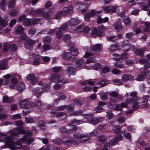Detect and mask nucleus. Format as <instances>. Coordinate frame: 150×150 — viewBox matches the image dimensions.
<instances>
[{"label": "nucleus", "instance_id": "4c0bfd02", "mask_svg": "<svg viewBox=\"0 0 150 150\" xmlns=\"http://www.w3.org/2000/svg\"><path fill=\"white\" fill-rule=\"evenodd\" d=\"M131 99H132L133 100V101L132 102V103H133L132 105V107L133 108L135 109L139 108L141 106V103H139L137 101L134 102V99L133 98Z\"/></svg>", "mask_w": 150, "mask_h": 150}, {"label": "nucleus", "instance_id": "680f3d73", "mask_svg": "<svg viewBox=\"0 0 150 150\" xmlns=\"http://www.w3.org/2000/svg\"><path fill=\"white\" fill-rule=\"evenodd\" d=\"M62 70L61 67H55L52 68V70L53 71L55 72H58Z\"/></svg>", "mask_w": 150, "mask_h": 150}, {"label": "nucleus", "instance_id": "9d476101", "mask_svg": "<svg viewBox=\"0 0 150 150\" xmlns=\"http://www.w3.org/2000/svg\"><path fill=\"white\" fill-rule=\"evenodd\" d=\"M44 11L43 9H37L35 10H33L32 9L30 11V14L33 15H41L43 13Z\"/></svg>", "mask_w": 150, "mask_h": 150}, {"label": "nucleus", "instance_id": "2f4dec72", "mask_svg": "<svg viewBox=\"0 0 150 150\" xmlns=\"http://www.w3.org/2000/svg\"><path fill=\"white\" fill-rule=\"evenodd\" d=\"M75 69L72 67H69L65 71L66 73L69 75H74Z\"/></svg>", "mask_w": 150, "mask_h": 150}, {"label": "nucleus", "instance_id": "79ce46f5", "mask_svg": "<svg viewBox=\"0 0 150 150\" xmlns=\"http://www.w3.org/2000/svg\"><path fill=\"white\" fill-rule=\"evenodd\" d=\"M74 105L78 106H80L83 103V100L80 99H75L74 101Z\"/></svg>", "mask_w": 150, "mask_h": 150}, {"label": "nucleus", "instance_id": "1a4fd4ad", "mask_svg": "<svg viewBox=\"0 0 150 150\" xmlns=\"http://www.w3.org/2000/svg\"><path fill=\"white\" fill-rule=\"evenodd\" d=\"M85 139L86 138H83L80 140H71V142L67 141V142L69 144H73L74 145H77L79 144L80 143H83L88 141L85 140Z\"/></svg>", "mask_w": 150, "mask_h": 150}, {"label": "nucleus", "instance_id": "f03ea898", "mask_svg": "<svg viewBox=\"0 0 150 150\" xmlns=\"http://www.w3.org/2000/svg\"><path fill=\"white\" fill-rule=\"evenodd\" d=\"M74 138L72 140H80L82 139L86 138L85 140H89L90 137L88 135L86 134L75 133L73 134Z\"/></svg>", "mask_w": 150, "mask_h": 150}, {"label": "nucleus", "instance_id": "aec40b11", "mask_svg": "<svg viewBox=\"0 0 150 150\" xmlns=\"http://www.w3.org/2000/svg\"><path fill=\"white\" fill-rule=\"evenodd\" d=\"M123 21L125 25L126 26L131 25L132 23L131 19L128 16H127L123 18Z\"/></svg>", "mask_w": 150, "mask_h": 150}, {"label": "nucleus", "instance_id": "412c9836", "mask_svg": "<svg viewBox=\"0 0 150 150\" xmlns=\"http://www.w3.org/2000/svg\"><path fill=\"white\" fill-rule=\"evenodd\" d=\"M13 100V98L12 97H8L7 96H4L3 98V101L4 103H10Z\"/></svg>", "mask_w": 150, "mask_h": 150}, {"label": "nucleus", "instance_id": "6e6d98bb", "mask_svg": "<svg viewBox=\"0 0 150 150\" xmlns=\"http://www.w3.org/2000/svg\"><path fill=\"white\" fill-rule=\"evenodd\" d=\"M112 129L115 132L118 133L121 129V127L120 125H115L112 127Z\"/></svg>", "mask_w": 150, "mask_h": 150}, {"label": "nucleus", "instance_id": "20e7f679", "mask_svg": "<svg viewBox=\"0 0 150 150\" xmlns=\"http://www.w3.org/2000/svg\"><path fill=\"white\" fill-rule=\"evenodd\" d=\"M35 41L30 39H28L25 40V47L30 50H31L33 47V45L35 43Z\"/></svg>", "mask_w": 150, "mask_h": 150}, {"label": "nucleus", "instance_id": "5fc2aeb1", "mask_svg": "<svg viewBox=\"0 0 150 150\" xmlns=\"http://www.w3.org/2000/svg\"><path fill=\"white\" fill-rule=\"evenodd\" d=\"M113 82L115 84L117 85H120L122 83L123 81L121 79H114L112 80Z\"/></svg>", "mask_w": 150, "mask_h": 150}, {"label": "nucleus", "instance_id": "69168bd1", "mask_svg": "<svg viewBox=\"0 0 150 150\" xmlns=\"http://www.w3.org/2000/svg\"><path fill=\"white\" fill-rule=\"evenodd\" d=\"M10 45H9L8 42L5 43L3 46L4 50L6 51H8L9 47H10Z\"/></svg>", "mask_w": 150, "mask_h": 150}, {"label": "nucleus", "instance_id": "bf43d9fd", "mask_svg": "<svg viewBox=\"0 0 150 150\" xmlns=\"http://www.w3.org/2000/svg\"><path fill=\"white\" fill-rule=\"evenodd\" d=\"M142 10L145 11H147L148 10L149 6L148 4H146V3H143L142 4Z\"/></svg>", "mask_w": 150, "mask_h": 150}, {"label": "nucleus", "instance_id": "f3484780", "mask_svg": "<svg viewBox=\"0 0 150 150\" xmlns=\"http://www.w3.org/2000/svg\"><path fill=\"white\" fill-rule=\"evenodd\" d=\"M117 144L116 141L114 138L111 140L109 143H105V147L110 148V146H113Z\"/></svg>", "mask_w": 150, "mask_h": 150}, {"label": "nucleus", "instance_id": "37998d69", "mask_svg": "<svg viewBox=\"0 0 150 150\" xmlns=\"http://www.w3.org/2000/svg\"><path fill=\"white\" fill-rule=\"evenodd\" d=\"M50 89V84L49 83L45 84L42 87V90L44 91H48Z\"/></svg>", "mask_w": 150, "mask_h": 150}, {"label": "nucleus", "instance_id": "bb28decb", "mask_svg": "<svg viewBox=\"0 0 150 150\" xmlns=\"http://www.w3.org/2000/svg\"><path fill=\"white\" fill-rule=\"evenodd\" d=\"M149 98V96H143L142 105L144 106V107H148L149 106V104L147 103L148 100Z\"/></svg>", "mask_w": 150, "mask_h": 150}, {"label": "nucleus", "instance_id": "603ef678", "mask_svg": "<svg viewBox=\"0 0 150 150\" xmlns=\"http://www.w3.org/2000/svg\"><path fill=\"white\" fill-rule=\"evenodd\" d=\"M6 2L5 0H2L1 1V9L3 10H5L6 9Z\"/></svg>", "mask_w": 150, "mask_h": 150}, {"label": "nucleus", "instance_id": "338daca9", "mask_svg": "<svg viewBox=\"0 0 150 150\" xmlns=\"http://www.w3.org/2000/svg\"><path fill=\"white\" fill-rule=\"evenodd\" d=\"M41 62V60L38 58H35L33 61V63L34 65H37L39 64Z\"/></svg>", "mask_w": 150, "mask_h": 150}, {"label": "nucleus", "instance_id": "0e129e2a", "mask_svg": "<svg viewBox=\"0 0 150 150\" xmlns=\"http://www.w3.org/2000/svg\"><path fill=\"white\" fill-rule=\"evenodd\" d=\"M134 34L133 32L128 33L125 34V36L126 38L130 39L134 36Z\"/></svg>", "mask_w": 150, "mask_h": 150}, {"label": "nucleus", "instance_id": "ea45409f", "mask_svg": "<svg viewBox=\"0 0 150 150\" xmlns=\"http://www.w3.org/2000/svg\"><path fill=\"white\" fill-rule=\"evenodd\" d=\"M83 113L82 111L80 110L76 111L72 113H70L69 116L81 115Z\"/></svg>", "mask_w": 150, "mask_h": 150}, {"label": "nucleus", "instance_id": "cd10ccee", "mask_svg": "<svg viewBox=\"0 0 150 150\" xmlns=\"http://www.w3.org/2000/svg\"><path fill=\"white\" fill-rule=\"evenodd\" d=\"M103 121V118L101 117H99L97 118L93 117L91 121L92 123L95 124L97 125L101 121Z\"/></svg>", "mask_w": 150, "mask_h": 150}, {"label": "nucleus", "instance_id": "5701e85b", "mask_svg": "<svg viewBox=\"0 0 150 150\" xmlns=\"http://www.w3.org/2000/svg\"><path fill=\"white\" fill-rule=\"evenodd\" d=\"M144 26L143 29L144 31L146 32H149L150 28V22L146 21L144 23Z\"/></svg>", "mask_w": 150, "mask_h": 150}, {"label": "nucleus", "instance_id": "e433bc0d", "mask_svg": "<svg viewBox=\"0 0 150 150\" xmlns=\"http://www.w3.org/2000/svg\"><path fill=\"white\" fill-rule=\"evenodd\" d=\"M85 28V26L83 25H80L77 27L75 30L76 33H79L83 32V28Z\"/></svg>", "mask_w": 150, "mask_h": 150}, {"label": "nucleus", "instance_id": "c756f323", "mask_svg": "<svg viewBox=\"0 0 150 150\" xmlns=\"http://www.w3.org/2000/svg\"><path fill=\"white\" fill-rule=\"evenodd\" d=\"M57 82L58 83H67L69 81L66 79L63 78L59 75L57 79Z\"/></svg>", "mask_w": 150, "mask_h": 150}, {"label": "nucleus", "instance_id": "f257e3e1", "mask_svg": "<svg viewBox=\"0 0 150 150\" xmlns=\"http://www.w3.org/2000/svg\"><path fill=\"white\" fill-rule=\"evenodd\" d=\"M20 105L21 107L27 109H31L35 106L33 103L26 99L21 100L20 102Z\"/></svg>", "mask_w": 150, "mask_h": 150}, {"label": "nucleus", "instance_id": "4468645a", "mask_svg": "<svg viewBox=\"0 0 150 150\" xmlns=\"http://www.w3.org/2000/svg\"><path fill=\"white\" fill-rule=\"evenodd\" d=\"M80 23V21L77 18H71L69 20V25L70 26H74Z\"/></svg>", "mask_w": 150, "mask_h": 150}, {"label": "nucleus", "instance_id": "c03bdc74", "mask_svg": "<svg viewBox=\"0 0 150 150\" xmlns=\"http://www.w3.org/2000/svg\"><path fill=\"white\" fill-rule=\"evenodd\" d=\"M118 47V44L116 43L111 45L110 48L109 49L111 51H114L115 50H117Z\"/></svg>", "mask_w": 150, "mask_h": 150}, {"label": "nucleus", "instance_id": "4be33fe9", "mask_svg": "<svg viewBox=\"0 0 150 150\" xmlns=\"http://www.w3.org/2000/svg\"><path fill=\"white\" fill-rule=\"evenodd\" d=\"M147 72H143L141 73V75L138 76L135 79L137 81H141L143 80L145 77L146 75Z\"/></svg>", "mask_w": 150, "mask_h": 150}, {"label": "nucleus", "instance_id": "f704fd0d", "mask_svg": "<svg viewBox=\"0 0 150 150\" xmlns=\"http://www.w3.org/2000/svg\"><path fill=\"white\" fill-rule=\"evenodd\" d=\"M59 75L57 74L52 75L49 79L50 82H54L57 81V79Z\"/></svg>", "mask_w": 150, "mask_h": 150}, {"label": "nucleus", "instance_id": "6e6552de", "mask_svg": "<svg viewBox=\"0 0 150 150\" xmlns=\"http://www.w3.org/2000/svg\"><path fill=\"white\" fill-rule=\"evenodd\" d=\"M96 14L95 11L93 9L91 10L89 13H86L85 14L84 16V19L86 21H89L90 17L93 16Z\"/></svg>", "mask_w": 150, "mask_h": 150}, {"label": "nucleus", "instance_id": "9b49d317", "mask_svg": "<svg viewBox=\"0 0 150 150\" xmlns=\"http://www.w3.org/2000/svg\"><path fill=\"white\" fill-rule=\"evenodd\" d=\"M73 11V8L71 7H65L62 11L60 12L62 16L66 15L68 13H71Z\"/></svg>", "mask_w": 150, "mask_h": 150}, {"label": "nucleus", "instance_id": "09e8293b", "mask_svg": "<svg viewBox=\"0 0 150 150\" xmlns=\"http://www.w3.org/2000/svg\"><path fill=\"white\" fill-rule=\"evenodd\" d=\"M63 116H64V118H65L67 117V115L64 112H60L56 114V116L57 117H60Z\"/></svg>", "mask_w": 150, "mask_h": 150}, {"label": "nucleus", "instance_id": "f8f14e48", "mask_svg": "<svg viewBox=\"0 0 150 150\" xmlns=\"http://www.w3.org/2000/svg\"><path fill=\"white\" fill-rule=\"evenodd\" d=\"M133 77L131 75L124 74L122 76V80L123 82H127L128 81L133 80Z\"/></svg>", "mask_w": 150, "mask_h": 150}, {"label": "nucleus", "instance_id": "c85d7f7f", "mask_svg": "<svg viewBox=\"0 0 150 150\" xmlns=\"http://www.w3.org/2000/svg\"><path fill=\"white\" fill-rule=\"evenodd\" d=\"M101 45L100 44H97L95 45H92L91 48L92 50L94 51L97 52L101 49Z\"/></svg>", "mask_w": 150, "mask_h": 150}, {"label": "nucleus", "instance_id": "393cba45", "mask_svg": "<svg viewBox=\"0 0 150 150\" xmlns=\"http://www.w3.org/2000/svg\"><path fill=\"white\" fill-rule=\"evenodd\" d=\"M69 51L73 56H76L78 55L79 52L76 48L74 47H70L69 49Z\"/></svg>", "mask_w": 150, "mask_h": 150}, {"label": "nucleus", "instance_id": "a19ab883", "mask_svg": "<svg viewBox=\"0 0 150 150\" xmlns=\"http://www.w3.org/2000/svg\"><path fill=\"white\" fill-rule=\"evenodd\" d=\"M42 48L43 51L45 52L51 50V47L50 45L45 44L43 45Z\"/></svg>", "mask_w": 150, "mask_h": 150}, {"label": "nucleus", "instance_id": "3c124183", "mask_svg": "<svg viewBox=\"0 0 150 150\" xmlns=\"http://www.w3.org/2000/svg\"><path fill=\"white\" fill-rule=\"evenodd\" d=\"M63 35V33L61 31V30L59 29V30L57 31L56 33V37L57 38L59 39L62 37Z\"/></svg>", "mask_w": 150, "mask_h": 150}, {"label": "nucleus", "instance_id": "a878e982", "mask_svg": "<svg viewBox=\"0 0 150 150\" xmlns=\"http://www.w3.org/2000/svg\"><path fill=\"white\" fill-rule=\"evenodd\" d=\"M14 29L15 32L16 34L21 33L24 31V28L21 25L17 26Z\"/></svg>", "mask_w": 150, "mask_h": 150}, {"label": "nucleus", "instance_id": "49530a36", "mask_svg": "<svg viewBox=\"0 0 150 150\" xmlns=\"http://www.w3.org/2000/svg\"><path fill=\"white\" fill-rule=\"evenodd\" d=\"M32 23V21L30 19L25 18L23 21V25L25 26H29Z\"/></svg>", "mask_w": 150, "mask_h": 150}, {"label": "nucleus", "instance_id": "ddd939ff", "mask_svg": "<svg viewBox=\"0 0 150 150\" xmlns=\"http://www.w3.org/2000/svg\"><path fill=\"white\" fill-rule=\"evenodd\" d=\"M114 26L115 29L116 31L118 32L121 31L123 28V27L121 23L118 21L116 22L115 23Z\"/></svg>", "mask_w": 150, "mask_h": 150}, {"label": "nucleus", "instance_id": "8fccbe9b", "mask_svg": "<svg viewBox=\"0 0 150 150\" xmlns=\"http://www.w3.org/2000/svg\"><path fill=\"white\" fill-rule=\"evenodd\" d=\"M111 71L110 68L107 66L103 67L102 69V71L103 73H105L109 72Z\"/></svg>", "mask_w": 150, "mask_h": 150}, {"label": "nucleus", "instance_id": "052dcab7", "mask_svg": "<svg viewBox=\"0 0 150 150\" xmlns=\"http://www.w3.org/2000/svg\"><path fill=\"white\" fill-rule=\"evenodd\" d=\"M10 50L13 51H16L18 49L17 46L15 44H12L10 46Z\"/></svg>", "mask_w": 150, "mask_h": 150}, {"label": "nucleus", "instance_id": "864d4df0", "mask_svg": "<svg viewBox=\"0 0 150 150\" xmlns=\"http://www.w3.org/2000/svg\"><path fill=\"white\" fill-rule=\"evenodd\" d=\"M74 123H77V124H81L83 122V121L82 120H77L76 119H74L71 121V122L69 123L68 124V125H71V124H72Z\"/></svg>", "mask_w": 150, "mask_h": 150}, {"label": "nucleus", "instance_id": "39448f33", "mask_svg": "<svg viewBox=\"0 0 150 150\" xmlns=\"http://www.w3.org/2000/svg\"><path fill=\"white\" fill-rule=\"evenodd\" d=\"M26 79L28 80L31 81V83L34 84L38 81V78L36 77L35 75L33 74H29L26 76Z\"/></svg>", "mask_w": 150, "mask_h": 150}, {"label": "nucleus", "instance_id": "e2e57ef3", "mask_svg": "<svg viewBox=\"0 0 150 150\" xmlns=\"http://www.w3.org/2000/svg\"><path fill=\"white\" fill-rule=\"evenodd\" d=\"M96 84L99 85L100 86L103 87L106 86L107 83L104 81H102L97 82L96 83Z\"/></svg>", "mask_w": 150, "mask_h": 150}, {"label": "nucleus", "instance_id": "b1692460", "mask_svg": "<svg viewBox=\"0 0 150 150\" xmlns=\"http://www.w3.org/2000/svg\"><path fill=\"white\" fill-rule=\"evenodd\" d=\"M63 59L69 60L71 58V54L69 52H65L63 53L62 55Z\"/></svg>", "mask_w": 150, "mask_h": 150}, {"label": "nucleus", "instance_id": "7c9ffc66", "mask_svg": "<svg viewBox=\"0 0 150 150\" xmlns=\"http://www.w3.org/2000/svg\"><path fill=\"white\" fill-rule=\"evenodd\" d=\"M25 88V86L23 83H20L16 87L17 90L18 91L21 92L23 91Z\"/></svg>", "mask_w": 150, "mask_h": 150}, {"label": "nucleus", "instance_id": "de8ad7c7", "mask_svg": "<svg viewBox=\"0 0 150 150\" xmlns=\"http://www.w3.org/2000/svg\"><path fill=\"white\" fill-rule=\"evenodd\" d=\"M106 117H108V119L110 120L113 118L114 116V115L112 112L110 111H108L106 112Z\"/></svg>", "mask_w": 150, "mask_h": 150}, {"label": "nucleus", "instance_id": "c9c22d12", "mask_svg": "<svg viewBox=\"0 0 150 150\" xmlns=\"http://www.w3.org/2000/svg\"><path fill=\"white\" fill-rule=\"evenodd\" d=\"M145 48H143L140 50H138L136 51L135 53L136 54L142 57L143 56L144 51L146 50Z\"/></svg>", "mask_w": 150, "mask_h": 150}, {"label": "nucleus", "instance_id": "58836bf2", "mask_svg": "<svg viewBox=\"0 0 150 150\" xmlns=\"http://www.w3.org/2000/svg\"><path fill=\"white\" fill-rule=\"evenodd\" d=\"M8 22L2 18L0 17V25L4 27L7 26Z\"/></svg>", "mask_w": 150, "mask_h": 150}, {"label": "nucleus", "instance_id": "6ab92c4d", "mask_svg": "<svg viewBox=\"0 0 150 150\" xmlns=\"http://www.w3.org/2000/svg\"><path fill=\"white\" fill-rule=\"evenodd\" d=\"M133 101V100L131 98H127L125 103L122 102L120 104L122 108L127 107V104H131Z\"/></svg>", "mask_w": 150, "mask_h": 150}, {"label": "nucleus", "instance_id": "2eb2a0df", "mask_svg": "<svg viewBox=\"0 0 150 150\" xmlns=\"http://www.w3.org/2000/svg\"><path fill=\"white\" fill-rule=\"evenodd\" d=\"M105 104V102H101L99 103L98 105L95 108L96 112L99 113L103 111V109L102 106Z\"/></svg>", "mask_w": 150, "mask_h": 150}, {"label": "nucleus", "instance_id": "473e14b6", "mask_svg": "<svg viewBox=\"0 0 150 150\" xmlns=\"http://www.w3.org/2000/svg\"><path fill=\"white\" fill-rule=\"evenodd\" d=\"M65 108L67 112H72L74 110V105L72 104L66 105Z\"/></svg>", "mask_w": 150, "mask_h": 150}, {"label": "nucleus", "instance_id": "423d86ee", "mask_svg": "<svg viewBox=\"0 0 150 150\" xmlns=\"http://www.w3.org/2000/svg\"><path fill=\"white\" fill-rule=\"evenodd\" d=\"M67 141L71 142V140H66L64 138H63L62 139H59L57 138L53 140V142L54 143L57 144H62L63 142H64L65 144H67L70 145L71 144H69L68 143Z\"/></svg>", "mask_w": 150, "mask_h": 150}, {"label": "nucleus", "instance_id": "72a5a7b5", "mask_svg": "<svg viewBox=\"0 0 150 150\" xmlns=\"http://www.w3.org/2000/svg\"><path fill=\"white\" fill-rule=\"evenodd\" d=\"M46 124V123L44 121L42 120L39 121L37 123L38 126L42 129H45Z\"/></svg>", "mask_w": 150, "mask_h": 150}, {"label": "nucleus", "instance_id": "7ed1b4c3", "mask_svg": "<svg viewBox=\"0 0 150 150\" xmlns=\"http://www.w3.org/2000/svg\"><path fill=\"white\" fill-rule=\"evenodd\" d=\"M121 46L124 52L128 51L131 48L130 45L127 40H123L121 42Z\"/></svg>", "mask_w": 150, "mask_h": 150}, {"label": "nucleus", "instance_id": "0eeeda50", "mask_svg": "<svg viewBox=\"0 0 150 150\" xmlns=\"http://www.w3.org/2000/svg\"><path fill=\"white\" fill-rule=\"evenodd\" d=\"M91 33L93 35H96L99 37H101L104 35V33L103 32H101L96 28H93Z\"/></svg>", "mask_w": 150, "mask_h": 150}, {"label": "nucleus", "instance_id": "a211bd4d", "mask_svg": "<svg viewBox=\"0 0 150 150\" xmlns=\"http://www.w3.org/2000/svg\"><path fill=\"white\" fill-rule=\"evenodd\" d=\"M83 116L84 119H86L88 122H90L91 121L93 117V115L92 113H89L88 114H84Z\"/></svg>", "mask_w": 150, "mask_h": 150}, {"label": "nucleus", "instance_id": "a18cd8bd", "mask_svg": "<svg viewBox=\"0 0 150 150\" xmlns=\"http://www.w3.org/2000/svg\"><path fill=\"white\" fill-rule=\"evenodd\" d=\"M16 1L15 0H11L8 4V7L10 8H12L15 6Z\"/></svg>", "mask_w": 150, "mask_h": 150}, {"label": "nucleus", "instance_id": "774afa93", "mask_svg": "<svg viewBox=\"0 0 150 150\" xmlns=\"http://www.w3.org/2000/svg\"><path fill=\"white\" fill-rule=\"evenodd\" d=\"M6 69V63L4 62H1L0 63V69L3 70Z\"/></svg>", "mask_w": 150, "mask_h": 150}, {"label": "nucleus", "instance_id": "4d7b16f0", "mask_svg": "<svg viewBox=\"0 0 150 150\" xmlns=\"http://www.w3.org/2000/svg\"><path fill=\"white\" fill-rule=\"evenodd\" d=\"M98 140L100 142H105L106 140V137L103 135H100L98 137Z\"/></svg>", "mask_w": 150, "mask_h": 150}, {"label": "nucleus", "instance_id": "dca6fc26", "mask_svg": "<svg viewBox=\"0 0 150 150\" xmlns=\"http://www.w3.org/2000/svg\"><path fill=\"white\" fill-rule=\"evenodd\" d=\"M11 84L9 86L10 89H15L17 83L18 82L17 79L15 78H12L11 79Z\"/></svg>", "mask_w": 150, "mask_h": 150}, {"label": "nucleus", "instance_id": "13d9d810", "mask_svg": "<svg viewBox=\"0 0 150 150\" xmlns=\"http://www.w3.org/2000/svg\"><path fill=\"white\" fill-rule=\"evenodd\" d=\"M43 40L44 42H50L51 40V38L50 36H47L43 38Z\"/></svg>", "mask_w": 150, "mask_h": 150}]
</instances>
